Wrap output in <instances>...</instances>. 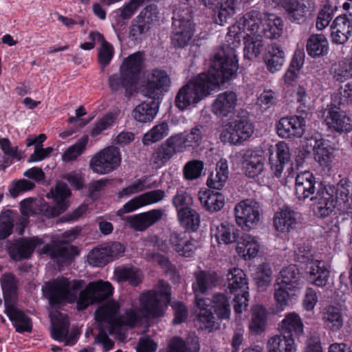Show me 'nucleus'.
<instances>
[{
    "label": "nucleus",
    "instance_id": "5701e85b",
    "mask_svg": "<svg viewBox=\"0 0 352 352\" xmlns=\"http://www.w3.org/2000/svg\"><path fill=\"white\" fill-rule=\"evenodd\" d=\"M195 302L199 309L197 320L200 328L209 332L217 329L219 324L215 321L214 312L211 309L210 299L196 297Z\"/></svg>",
    "mask_w": 352,
    "mask_h": 352
},
{
    "label": "nucleus",
    "instance_id": "aec40b11",
    "mask_svg": "<svg viewBox=\"0 0 352 352\" xmlns=\"http://www.w3.org/2000/svg\"><path fill=\"white\" fill-rule=\"evenodd\" d=\"M315 176L309 171L301 172L298 174L295 180V193L296 197L300 201L314 195L318 188Z\"/></svg>",
    "mask_w": 352,
    "mask_h": 352
},
{
    "label": "nucleus",
    "instance_id": "f257e3e1",
    "mask_svg": "<svg viewBox=\"0 0 352 352\" xmlns=\"http://www.w3.org/2000/svg\"><path fill=\"white\" fill-rule=\"evenodd\" d=\"M239 45L238 37L234 41L226 38V43L214 54L208 72L204 73L214 89L236 78L239 69L236 48Z\"/></svg>",
    "mask_w": 352,
    "mask_h": 352
},
{
    "label": "nucleus",
    "instance_id": "7ed1b4c3",
    "mask_svg": "<svg viewBox=\"0 0 352 352\" xmlns=\"http://www.w3.org/2000/svg\"><path fill=\"white\" fill-rule=\"evenodd\" d=\"M171 287L164 280H160L153 289L143 292L140 296L141 311L146 317H162L171 300Z\"/></svg>",
    "mask_w": 352,
    "mask_h": 352
},
{
    "label": "nucleus",
    "instance_id": "2eb2a0df",
    "mask_svg": "<svg viewBox=\"0 0 352 352\" xmlns=\"http://www.w3.org/2000/svg\"><path fill=\"white\" fill-rule=\"evenodd\" d=\"M306 121L300 116L280 118L276 124V131L282 138H300L305 131Z\"/></svg>",
    "mask_w": 352,
    "mask_h": 352
},
{
    "label": "nucleus",
    "instance_id": "de8ad7c7",
    "mask_svg": "<svg viewBox=\"0 0 352 352\" xmlns=\"http://www.w3.org/2000/svg\"><path fill=\"white\" fill-rule=\"evenodd\" d=\"M210 307L219 319L224 320L230 318L231 309L230 299L227 294L216 293L210 300Z\"/></svg>",
    "mask_w": 352,
    "mask_h": 352
},
{
    "label": "nucleus",
    "instance_id": "9d476101",
    "mask_svg": "<svg viewBox=\"0 0 352 352\" xmlns=\"http://www.w3.org/2000/svg\"><path fill=\"white\" fill-rule=\"evenodd\" d=\"M172 27L170 40L173 47L183 49L189 45L195 30L192 16L189 14L187 17L179 16V19L173 18Z\"/></svg>",
    "mask_w": 352,
    "mask_h": 352
},
{
    "label": "nucleus",
    "instance_id": "37998d69",
    "mask_svg": "<svg viewBox=\"0 0 352 352\" xmlns=\"http://www.w3.org/2000/svg\"><path fill=\"white\" fill-rule=\"evenodd\" d=\"M177 217L180 225L188 232H196L200 225V216L192 208H182L178 211Z\"/></svg>",
    "mask_w": 352,
    "mask_h": 352
},
{
    "label": "nucleus",
    "instance_id": "a211bd4d",
    "mask_svg": "<svg viewBox=\"0 0 352 352\" xmlns=\"http://www.w3.org/2000/svg\"><path fill=\"white\" fill-rule=\"evenodd\" d=\"M298 74L299 72L288 67L283 76V80L287 87L292 86L294 88L293 96L296 98L297 102L300 104V106L297 109L298 111L307 113L309 110V102L310 97L303 86L294 85L298 76Z\"/></svg>",
    "mask_w": 352,
    "mask_h": 352
},
{
    "label": "nucleus",
    "instance_id": "c9c22d12",
    "mask_svg": "<svg viewBox=\"0 0 352 352\" xmlns=\"http://www.w3.org/2000/svg\"><path fill=\"white\" fill-rule=\"evenodd\" d=\"M296 213L289 207L283 208L275 213L273 224L275 229L282 233L289 232L296 228Z\"/></svg>",
    "mask_w": 352,
    "mask_h": 352
},
{
    "label": "nucleus",
    "instance_id": "69168bd1",
    "mask_svg": "<svg viewBox=\"0 0 352 352\" xmlns=\"http://www.w3.org/2000/svg\"><path fill=\"white\" fill-rule=\"evenodd\" d=\"M120 281L128 282L133 287L138 286L142 282L141 273L135 267H124L117 271Z\"/></svg>",
    "mask_w": 352,
    "mask_h": 352
},
{
    "label": "nucleus",
    "instance_id": "6e6552de",
    "mask_svg": "<svg viewBox=\"0 0 352 352\" xmlns=\"http://www.w3.org/2000/svg\"><path fill=\"white\" fill-rule=\"evenodd\" d=\"M254 130V124L248 117H237L221 132L220 138L223 142L237 145L248 140L253 134Z\"/></svg>",
    "mask_w": 352,
    "mask_h": 352
},
{
    "label": "nucleus",
    "instance_id": "c85d7f7f",
    "mask_svg": "<svg viewBox=\"0 0 352 352\" xmlns=\"http://www.w3.org/2000/svg\"><path fill=\"white\" fill-rule=\"evenodd\" d=\"M283 25V21L280 16L268 14L263 19L258 34L270 39L278 38L282 34Z\"/></svg>",
    "mask_w": 352,
    "mask_h": 352
},
{
    "label": "nucleus",
    "instance_id": "bf43d9fd",
    "mask_svg": "<svg viewBox=\"0 0 352 352\" xmlns=\"http://www.w3.org/2000/svg\"><path fill=\"white\" fill-rule=\"evenodd\" d=\"M333 78L340 82L352 78V57L342 60L333 67Z\"/></svg>",
    "mask_w": 352,
    "mask_h": 352
},
{
    "label": "nucleus",
    "instance_id": "b1692460",
    "mask_svg": "<svg viewBox=\"0 0 352 352\" xmlns=\"http://www.w3.org/2000/svg\"><path fill=\"white\" fill-rule=\"evenodd\" d=\"M237 100V96L234 92L224 91L217 96L212 104V111L219 117H227L234 113Z\"/></svg>",
    "mask_w": 352,
    "mask_h": 352
},
{
    "label": "nucleus",
    "instance_id": "603ef678",
    "mask_svg": "<svg viewBox=\"0 0 352 352\" xmlns=\"http://www.w3.org/2000/svg\"><path fill=\"white\" fill-rule=\"evenodd\" d=\"M216 177H218V181H214L213 174H211L207 179L206 184L210 188L220 190L223 187L228 177V166L226 160H221L217 162Z\"/></svg>",
    "mask_w": 352,
    "mask_h": 352
},
{
    "label": "nucleus",
    "instance_id": "e433bc0d",
    "mask_svg": "<svg viewBox=\"0 0 352 352\" xmlns=\"http://www.w3.org/2000/svg\"><path fill=\"white\" fill-rule=\"evenodd\" d=\"M276 280L289 287L290 290L298 292L302 289L303 285L302 274L296 265H289L284 267Z\"/></svg>",
    "mask_w": 352,
    "mask_h": 352
},
{
    "label": "nucleus",
    "instance_id": "f3484780",
    "mask_svg": "<svg viewBox=\"0 0 352 352\" xmlns=\"http://www.w3.org/2000/svg\"><path fill=\"white\" fill-rule=\"evenodd\" d=\"M207 131L206 126L198 124L192 128L189 133L175 134L182 153L199 147L206 138Z\"/></svg>",
    "mask_w": 352,
    "mask_h": 352
},
{
    "label": "nucleus",
    "instance_id": "6e6d98bb",
    "mask_svg": "<svg viewBox=\"0 0 352 352\" xmlns=\"http://www.w3.org/2000/svg\"><path fill=\"white\" fill-rule=\"evenodd\" d=\"M244 57L251 60L257 57L263 47L262 37L258 34L250 35V37L245 38Z\"/></svg>",
    "mask_w": 352,
    "mask_h": 352
},
{
    "label": "nucleus",
    "instance_id": "ddd939ff",
    "mask_svg": "<svg viewBox=\"0 0 352 352\" xmlns=\"http://www.w3.org/2000/svg\"><path fill=\"white\" fill-rule=\"evenodd\" d=\"M66 286V280H64L63 276L45 283L42 290L43 296L48 300L50 307L60 309L67 303Z\"/></svg>",
    "mask_w": 352,
    "mask_h": 352
},
{
    "label": "nucleus",
    "instance_id": "0e129e2a",
    "mask_svg": "<svg viewBox=\"0 0 352 352\" xmlns=\"http://www.w3.org/2000/svg\"><path fill=\"white\" fill-rule=\"evenodd\" d=\"M66 280V296L67 303H74L79 296L80 291L85 287V282L82 279H73L70 280L68 278L64 276Z\"/></svg>",
    "mask_w": 352,
    "mask_h": 352
},
{
    "label": "nucleus",
    "instance_id": "c03bdc74",
    "mask_svg": "<svg viewBox=\"0 0 352 352\" xmlns=\"http://www.w3.org/2000/svg\"><path fill=\"white\" fill-rule=\"evenodd\" d=\"M267 320V311L262 305H255L251 309L250 329L252 333L260 334L265 331Z\"/></svg>",
    "mask_w": 352,
    "mask_h": 352
},
{
    "label": "nucleus",
    "instance_id": "3c124183",
    "mask_svg": "<svg viewBox=\"0 0 352 352\" xmlns=\"http://www.w3.org/2000/svg\"><path fill=\"white\" fill-rule=\"evenodd\" d=\"M88 285L96 303L102 302L113 295V287L108 281L100 280L90 282Z\"/></svg>",
    "mask_w": 352,
    "mask_h": 352
},
{
    "label": "nucleus",
    "instance_id": "79ce46f5",
    "mask_svg": "<svg viewBox=\"0 0 352 352\" xmlns=\"http://www.w3.org/2000/svg\"><path fill=\"white\" fill-rule=\"evenodd\" d=\"M120 305L116 301H110L97 311L96 318L99 322H105L110 324L109 332L112 333L116 327L117 315L120 311Z\"/></svg>",
    "mask_w": 352,
    "mask_h": 352
},
{
    "label": "nucleus",
    "instance_id": "f03ea898",
    "mask_svg": "<svg viewBox=\"0 0 352 352\" xmlns=\"http://www.w3.org/2000/svg\"><path fill=\"white\" fill-rule=\"evenodd\" d=\"M144 60V52L140 51L124 58L119 74H113L109 77L108 84L111 91L117 92L122 88L125 96H131L145 68Z\"/></svg>",
    "mask_w": 352,
    "mask_h": 352
},
{
    "label": "nucleus",
    "instance_id": "f704fd0d",
    "mask_svg": "<svg viewBox=\"0 0 352 352\" xmlns=\"http://www.w3.org/2000/svg\"><path fill=\"white\" fill-rule=\"evenodd\" d=\"M308 280L318 287H324L328 283L330 271L322 261H311L307 265Z\"/></svg>",
    "mask_w": 352,
    "mask_h": 352
},
{
    "label": "nucleus",
    "instance_id": "13d9d810",
    "mask_svg": "<svg viewBox=\"0 0 352 352\" xmlns=\"http://www.w3.org/2000/svg\"><path fill=\"white\" fill-rule=\"evenodd\" d=\"M89 142V137L87 135H82L78 139L75 144L70 146L64 152L63 160L65 162L76 160L81 155L86 149V146Z\"/></svg>",
    "mask_w": 352,
    "mask_h": 352
},
{
    "label": "nucleus",
    "instance_id": "bb28decb",
    "mask_svg": "<svg viewBox=\"0 0 352 352\" xmlns=\"http://www.w3.org/2000/svg\"><path fill=\"white\" fill-rule=\"evenodd\" d=\"M270 164L273 177L280 178L285 164L291 160L289 146L285 142H278L276 144V159L270 157Z\"/></svg>",
    "mask_w": 352,
    "mask_h": 352
},
{
    "label": "nucleus",
    "instance_id": "774afa93",
    "mask_svg": "<svg viewBox=\"0 0 352 352\" xmlns=\"http://www.w3.org/2000/svg\"><path fill=\"white\" fill-rule=\"evenodd\" d=\"M12 211H2L0 214V241L7 239L13 232L14 221L10 214Z\"/></svg>",
    "mask_w": 352,
    "mask_h": 352
},
{
    "label": "nucleus",
    "instance_id": "dca6fc26",
    "mask_svg": "<svg viewBox=\"0 0 352 352\" xmlns=\"http://www.w3.org/2000/svg\"><path fill=\"white\" fill-rule=\"evenodd\" d=\"M43 243V240L36 236L29 239H19L9 247V256L14 261L28 259L31 257L35 248Z\"/></svg>",
    "mask_w": 352,
    "mask_h": 352
},
{
    "label": "nucleus",
    "instance_id": "4468645a",
    "mask_svg": "<svg viewBox=\"0 0 352 352\" xmlns=\"http://www.w3.org/2000/svg\"><path fill=\"white\" fill-rule=\"evenodd\" d=\"M330 28L332 43L344 45L352 36L351 14H342L336 16Z\"/></svg>",
    "mask_w": 352,
    "mask_h": 352
},
{
    "label": "nucleus",
    "instance_id": "1a4fd4ad",
    "mask_svg": "<svg viewBox=\"0 0 352 352\" xmlns=\"http://www.w3.org/2000/svg\"><path fill=\"white\" fill-rule=\"evenodd\" d=\"M283 9L291 23L304 25L314 16L316 4L314 0H287Z\"/></svg>",
    "mask_w": 352,
    "mask_h": 352
},
{
    "label": "nucleus",
    "instance_id": "09e8293b",
    "mask_svg": "<svg viewBox=\"0 0 352 352\" xmlns=\"http://www.w3.org/2000/svg\"><path fill=\"white\" fill-rule=\"evenodd\" d=\"M241 0H221L217 13L215 12L213 19L215 23L223 25L236 13V10Z\"/></svg>",
    "mask_w": 352,
    "mask_h": 352
},
{
    "label": "nucleus",
    "instance_id": "ea45409f",
    "mask_svg": "<svg viewBox=\"0 0 352 352\" xmlns=\"http://www.w3.org/2000/svg\"><path fill=\"white\" fill-rule=\"evenodd\" d=\"M5 314L10 321L15 323L16 331L19 333L31 332L32 329L31 319L14 305L7 306Z\"/></svg>",
    "mask_w": 352,
    "mask_h": 352
},
{
    "label": "nucleus",
    "instance_id": "423d86ee",
    "mask_svg": "<svg viewBox=\"0 0 352 352\" xmlns=\"http://www.w3.org/2000/svg\"><path fill=\"white\" fill-rule=\"evenodd\" d=\"M171 86V80L167 72L161 69H151L146 76L141 85L142 94L149 98L160 101Z\"/></svg>",
    "mask_w": 352,
    "mask_h": 352
},
{
    "label": "nucleus",
    "instance_id": "7c9ffc66",
    "mask_svg": "<svg viewBox=\"0 0 352 352\" xmlns=\"http://www.w3.org/2000/svg\"><path fill=\"white\" fill-rule=\"evenodd\" d=\"M19 280L12 272L4 273L0 283L4 298L5 307L13 306L18 298V285Z\"/></svg>",
    "mask_w": 352,
    "mask_h": 352
},
{
    "label": "nucleus",
    "instance_id": "2f4dec72",
    "mask_svg": "<svg viewBox=\"0 0 352 352\" xmlns=\"http://www.w3.org/2000/svg\"><path fill=\"white\" fill-rule=\"evenodd\" d=\"M349 118L340 111V107H331L325 118L328 127L336 132H348L351 129Z\"/></svg>",
    "mask_w": 352,
    "mask_h": 352
},
{
    "label": "nucleus",
    "instance_id": "49530a36",
    "mask_svg": "<svg viewBox=\"0 0 352 352\" xmlns=\"http://www.w3.org/2000/svg\"><path fill=\"white\" fill-rule=\"evenodd\" d=\"M43 252L54 259L70 261L77 254L76 248L69 247L66 244H47L43 248Z\"/></svg>",
    "mask_w": 352,
    "mask_h": 352
},
{
    "label": "nucleus",
    "instance_id": "5fc2aeb1",
    "mask_svg": "<svg viewBox=\"0 0 352 352\" xmlns=\"http://www.w3.org/2000/svg\"><path fill=\"white\" fill-rule=\"evenodd\" d=\"M169 132V126L167 122L154 126L149 131L146 133L142 138V143L149 146L151 144L162 140L167 136Z\"/></svg>",
    "mask_w": 352,
    "mask_h": 352
},
{
    "label": "nucleus",
    "instance_id": "a18cd8bd",
    "mask_svg": "<svg viewBox=\"0 0 352 352\" xmlns=\"http://www.w3.org/2000/svg\"><path fill=\"white\" fill-rule=\"evenodd\" d=\"M294 338L289 336L277 335L267 342V352H296Z\"/></svg>",
    "mask_w": 352,
    "mask_h": 352
},
{
    "label": "nucleus",
    "instance_id": "864d4df0",
    "mask_svg": "<svg viewBox=\"0 0 352 352\" xmlns=\"http://www.w3.org/2000/svg\"><path fill=\"white\" fill-rule=\"evenodd\" d=\"M52 197L56 203L57 206L65 211L69 206V202L67 200L72 195V191L67 184L58 182L54 190L50 192Z\"/></svg>",
    "mask_w": 352,
    "mask_h": 352
},
{
    "label": "nucleus",
    "instance_id": "8fccbe9b",
    "mask_svg": "<svg viewBox=\"0 0 352 352\" xmlns=\"http://www.w3.org/2000/svg\"><path fill=\"white\" fill-rule=\"evenodd\" d=\"M199 342H189L179 336H173L168 342L167 352H199Z\"/></svg>",
    "mask_w": 352,
    "mask_h": 352
},
{
    "label": "nucleus",
    "instance_id": "4be33fe9",
    "mask_svg": "<svg viewBox=\"0 0 352 352\" xmlns=\"http://www.w3.org/2000/svg\"><path fill=\"white\" fill-rule=\"evenodd\" d=\"M174 135L155 148L152 160L155 164L164 166L176 153H182Z\"/></svg>",
    "mask_w": 352,
    "mask_h": 352
},
{
    "label": "nucleus",
    "instance_id": "412c9836",
    "mask_svg": "<svg viewBox=\"0 0 352 352\" xmlns=\"http://www.w3.org/2000/svg\"><path fill=\"white\" fill-rule=\"evenodd\" d=\"M314 144L312 145L314 158L318 162L325 174L331 170L332 159L333 158V148L329 142L322 138L312 139Z\"/></svg>",
    "mask_w": 352,
    "mask_h": 352
},
{
    "label": "nucleus",
    "instance_id": "052dcab7",
    "mask_svg": "<svg viewBox=\"0 0 352 352\" xmlns=\"http://www.w3.org/2000/svg\"><path fill=\"white\" fill-rule=\"evenodd\" d=\"M324 318L327 327L331 331H337L342 327V316L339 309L335 306L327 308Z\"/></svg>",
    "mask_w": 352,
    "mask_h": 352
},
{
    "label": "nucleus",
    "instance_id": "f8f14e48",
    "mask_svg": "<svg viewBox=\"0 0 352 352\" xmlns=\"http://www.w3.org/2000/svg\"><path fill=\"white\" fill-rule=\"evenodd\" d=\"M236 223L243 230H250L260 220L259 206L257 202L245 199L236 204L234 207Z\"/></svg>",
    "mask_w": 352,
    "mask_h": 352
},
{
    "label": "nucleus",
    "instance_id": "58836bf2",
    "mask_svg": "<svg viewBox=\"0 0 352 352\" xmlns=\"http://www.w3.org/2000/svg\"><path fill=\"white\" fill-rule=\"evenodd\" d=\"M199 199L203 207L210 212L220 210L225 204V197L222 193L210 189L199 191Z\"/></svg>",
    "mask_w": 352,
    "mask_h": 352
},
{
    "label": "nucleus",
    "instance_id": "c756f323",
    "mask_svg": "<svg viewBox=\"0 0 352 352\" xmlns=\"http://www.w3.org/2000/svg\"><path fill=\"white\" fill-rule=\"evenodd\" d=\"M51 322V337L54 340L63 342L69 330V319L67 314L56 311L50 315Z\"/></svg>",
    "mask_w": 352,
    "mask_h": 352
},
{
    "label": "nucleus",
    "instance_id": "20e7f679",
    "mask_svg": "<svg viewBox=\"0 0 352 352\" xmlns=\"http://www.w3.org/2000/svg\"><path fill=\"white\" fill-rule=\"evenodd\" d=\"M208 80V76L200 74L195 79L182 86L175 96V106L179 109L184 111L189 106L198 103L204 98L210 95L214 89Z\"/></svg>",
    "mask_w": 352,
    "mask_h": 352
},
{
    "label": "nucleus",
    "instance_id": "72a5a7b5",
    "mask_svg": "<svg viewBox=\"0 0 352 352\" xmlns=\"http://www.w3.org/2000/svg\"><path fill=\"white\" fill-rule=\"evenodd\" d=\"M160 104V101L148 98L133 109L132 116L139 122H150L156 116Z\"/></svg>",
    "mask_w": 352,
    "mask_h": 352
},
{
    "label": "nucleus",
    "instance_id": "0eeeda50",
    "mask_svg": "<svg viewBox=\"0 0 352 352\" xmlns=\"http://www.w3.org/2000/svg\"><path fill=\"white\" fill-rule=\"evenodd\" d=\"M122 161L119 148L109 146L96 153L89 161V167L95 173L106 175L116 170Z\"/></svg>",
    "mask_w": 352,
    "mask_h": 352
},
{
    "label": "nucleus",
    "instance_id": "e2e57ef3",
    "mask_svg": "<svg viewBox=\"0 0 352 352\" xmlns=\"http://www.w3.org/2000/svg\"><path fill=\"white\" fill-rule=\"evenodd\" d=\"M337 202L338 201L318 198V200H314L313 212L317 217L324 219L333 212Z\"/></svg>",
    "mask_w": 352,
    "mask_h": 352
},
{
    "label": "nucleus",
    "instance_id": "4c0bfd02",
    "mask_svg": "<svg viewBox=\"0 0 352 352\" xmlns=\"http://www.w3.org/2000/svg\"><path fill=\"white\" fill-rule=\"evenodd\" d=\"M306 50L307 54L312 58L326 56L329 50L327 37L322 34H311L307 39Z\"/></svg>",
    "mask_w": 352,
    "mask_h": 352
},
{
    "label": "nucleus",
    "instance_id": "338daca9",
    "mask_svg": "<svg viewBox=\"0 0 352 352\" xmlns=\"http://www.w3.org/2000/svg\"><path fill=\"white\" fill-rule=\"evenodd\" d=\"M104 245L94 248L88 255V262L94 267H102L111 262Z\"/></svg>",
    "mask_w": 352,
    "mask_h": 352
},
{
    "label": "nucleus",
    "instance_id": "39448f33",
    "mask_svg": "<svg viewBox=\"0 0 352 352\" xmlns=\"http://www.w3.org/2000/svg\"><path fill=\"white\" fill-rule=\"evenodd\" d=\"M227 290L234 295V310L241 314L248 306L249 287L245 273L238 267L230 269L226 274Z\"/></svg>",
    "mask_w": 352,
    "mask_h": 352
},
{
    "label": "nucleus",
    "instance_id": "4d7b16f0",
    "mask_svg": "<svg viewBox=\"0 0 352 352\" xmlns=\"http://www.w3.org/2000/svg\"><path fill=\"white\" fill-rule=\"evenodd\" d=\"M338 8L333 6L329 1L324 3L319 10L316 21V27L318 30H323L333 19Z\"/></svg>",
    "mask_w": 352,
    "mask_h": 352
},
{
    "label": "nucleus",
    "instance_id": "cd10ccee",
    "mask_svg": "<svg viewBox=\"0 0 352 352\" xmlns=\"http://www.w3.org/2000/svg\"><path fill=\"white\" fill-rule=\"evenodd\" d=\"M195 283L192 284L195 293L206 294L210 289L218 285L219 276L210 270H199L195 273Z\"/></svg>",
    "mask_w": 352,
    "mask_h": 352
},
{
    "label": "nucleus",
    "instance_id": "680f3d73",
    "mask_svg": "<svg viewBox=\"0 0 352 352\" xmlns=\"http://www.w3.org/2000/svg\"><path fill=\"white\" fill-rule=\"evenodd\" d=\"M296 292L298 291L290 290L289 287L279 283L278 280H276L274 297L276 305L280 308H285L288 304L290 296L296 295Z\"/></svg>",
    "mask_w": 352,
    "mask_h": 352
},
{
    "label": "nucleus",
    "instance_id": "9b49d317",
    "mask_svg": "<svg viewBox=\"0 0 352 352\" xmlns=\"http://www.w3.org/2000/svg\"><path fill=\"white\" fill-rule=\"evenodd\" d=\"M262 20L261 13L258 10L254 9L250 10L239 19L237 25H232L229 28L226 38L234 41V38L238 37L240 44L241 32H249L247 33L248 37H250V35L258 34Z\"/></svg>",
    "mask_w": 352,
    "mask_h": 352
},
{
    "label": "nucleus",
    "instance_id": "a19ab883",
    "mask_svg": "<svg viewBox=\"0 0 352 352\" xmlns=\"http://www.w3.org/2000/svg\"><path fill=\"white\" fill-rule=\"evenodd\" d=\"M281 333L283 336H299L303 333L304 325L298 314L295 312L288 314L281 322Z\"/></svg>",
    "mask_w": 352,
    "mask_h": 352
},
{
    "label": "nucleus",
    "instance_id": "6ab92c4d",
    "mask_svg": "<svg viewBox=\"0 0 352 352\" xmlns=\"http://www.w3.org/2000/svg\"><path fill=\"white\" fill-rule=\"evenodd\" d=\"M188 232H173L169 242L179 255L192 257L197 248V242L187 233Z\"/></svg>",
    "mask_w": 352,
    "mask_h": 352
},
{
    "label": "nucleus",
    "instance_id": "473e14b6",
    "mask_svg": "<svg viewBox=\"0 0 352 352\" xmlns=\"http://www.w3.org/2000/svg\"><path fill=\"white\" fill-rule=\"evenodd\" d=\"M211 236L219 244H230L238 241L239 230L233 225L221 223L211 227Z\"/></svg>",
    "mask_w": 352,
    "mask_h": 352
},
{
    "label": "nucleus",
    "instance_id": "393cba45",
    "mask_svg": "<svg viewBox=\"0 0 352 352\" xmlns=\"http://www.w3.org/2000/svg\"><path fill=\"white\" fill-rule=\"evenodd\" d=\"M263 60L267 69L274 74L282 69L285 62V54L279 44L272 43L265 49Z\"/></svg>",
    "mask_w": 352,
    "mask_h": 352
},
{
    "label": "nucleus",
    "instance_id": "a878e982",
    "mask_svg": "<svg viewBox=\"0 0 352 352\" xmlns=\"http://www.w3.org/2000/svg\"><path fill=\"white\" fill-rule=\"evenodd\" d=\"M242 166L247 177L255 178L264 168V158L256 151L248 149L243 152L241 157Z\"/></svg>",
    "mask_w": 352,
    "mask_h": 352
}]
</instances>
